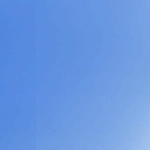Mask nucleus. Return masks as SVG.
Wrapping results in <instances>:
<instances>
[{"label":"nucleus","mask_w":150,"mask_h":150,"mask_svg":"<svg viewBox=\"0 0 150 150\" xmlns=\"http://www.w3.org/2000/svg\"><path fill=\"white\" fill-rule=\"evenodd\" d=\"M11 56H9V57H11Z\"/></svg>","instance_id":"f03ea898"},{"label":"nucleus","mask_w":150,"mask_h":150,"mask_svg":"<svg viewBox=\"0 0 150 150\" xmlns=\"http://www.w3.org/2000/svg\"><path fill=\"white\" fill-rule=\"evenodd\" d=\"M11 56H9V57H11Z\"/></svg>","instance_id":"7ed1b4c3"},{"label":"nucleus","mask_w":150,"mask_h":150,"mask_svg":"<svg viewBox=\"0 0 150 150\" xmlns=\"http://www.w3.org/2000/svg\"><path fill=\"white\" fill-rule=\"evenodd\" d=\"M11 56H9V57H11Z\"/></svg>","instance_id":"f257e3e1"}]
</instances>
